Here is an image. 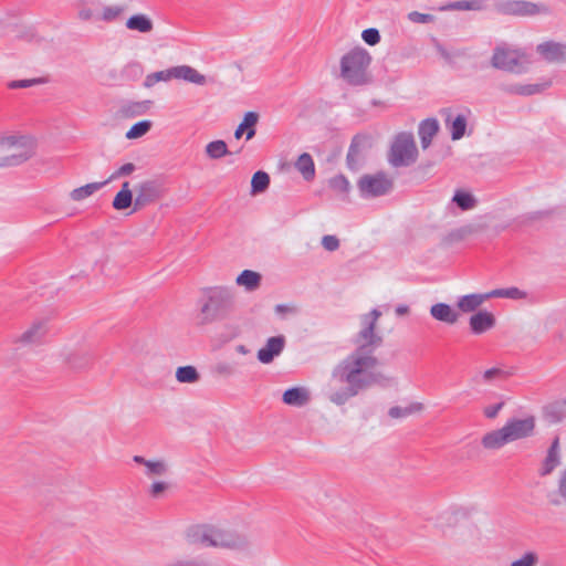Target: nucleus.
Masks as SVG:
<instances>
[{"instance_id": "obj_1", "label": "nucleus", "mask_w": 566, "mask_h": 566, "mask_svg": "<svg viewBox=\"0 0 566 566\" xmlns=\"http://www.w3.org/2000/svg\"><path fill=\"white\" fill-rule=\"evenodd\" d=\"M378 366L379 359L376 355L352 350L332 369V381L344 387L331 389L328 400L343 406L373 387L388 388L396 385V378L377 370Z\"/></svg>"}, {"instance_id": "obj_2", "label": "nucleus", "mask_w": 566, "mask_h": 566, "mask_svg": "<svg viewBox=\"0 0 566 566\" xmlns=\"http://www.w3.org/2000/svg\"><path fill=\"white\" fill-rule=\"evenodd\" d=\"M197 324L200 326L227 319L234 308V291L228 286H212L202 291L198 301Z\"/></svg>"}, {"instance_id": "obj_3", "label": "nucleus", "mask_w": 566, "mask_h": 566, "mask_svg": "<svg viewBox=\"0 0 566 566\" xmlns=\"http://www.w3.org/2000/svg\"><path fill=\"white\" fill-rule=\"evenodd\" d=\"M187 541L201 547L244 549L249 546L245 536L209 525H196L187 531Z\"/></svg>"}, {"instance_id": "obj_4", "label": "nucleus", "mask_w": 566, "mask_h": 566, "mask_svg": "<svg viewBox=\"0 0 566 566\" xmlns=\"http://www.w3.org/2000/svg\"><path fill=\"white\" fill-rule=\"evenodd\" d=\"M381 312L377 308L358 316L359 328L352 337L353 350L376 355L384 344V336L377 328Z\"/></svg>"}, {"instance_id": "obj_5", "label": "nucleus", "mask_w": 566, "mask_h": 566, "mask_svg": "<svg viewBox=\"0 0 566 566\" xmlns=\"http://www.w3.org/2000/svg\"><path fill=\"white\" fill-rule=\"evenodd\" d=\"M370 62L371 57L365 49L355 48L342 57L340 75L350 85H364L368 82Z\"/></svg>"}, {"instance_id": "obj_6", "label": "nucleus", "mask_w": 566, "mask_h": 566, "mask_svg": "<svg viewBox=\"0 0 566 566\" xmlns=\"http://www.w3.org/2000/svg\"><path fill=\"white\" fill-rule=\"evenodd\" d=\"M33 154L32 143L24 136L0 137V167L17 166Z\"/></svg>"}, {"instance_id": "obj_7", "label": "nucleus", "mask_w": 566, "mask_h": 566, "mask_svg": "<svg viewBox=\"0 0 566 566\" xmlns=\"http://www.w3.org/2000/svg\"><path fill=\"white\" fill-rule=\"evenodd\" d=\"M184 80L196 85H206L207 77L190 65H178L167 70L148 74L144 80V86L150 88L159 82Z\"/></svg>"}, {"instance_id": "obj_8", "label": "nucleus", "mask_w": 566, "mask_h": 566, "mask_svg": "<svg viewBox=\"0 0 566 566\" xmlns=\"http://www.w3.org/2000/svg\"><path fill=\"white\" fill-rule=\"evenodd\" d=\"M418 157V149L410 133L398 134L390 147L388 154L389 164L395 167H408L416 163Z\"/></svg>"}, {"instance_id": "obj_9", "label": "nucleus", "mask_w": 566, "mask_h": 566, "mask_svg": "<svg viewBox=\"0 0 566 566\" xmlns=\"http://www.w3.org/2000/svg\"><path fill=\"white\" fill-rule=\"evenodd\" d=\"M357 187L363 198H375L389 193L394 187V181L387 174L380 171L361 176Z\"/></svg>"}, {"instance_id": "obj_10", "label": "nucleus", "mask_w": 566, "mask_h": 566, "mask_svg": "<svg viewBox=\"0 0 566 566\" xmlns=\"http://www.w3.org/2000/svg\"><path fill=\"white\" fill-rule=\"evenodd\" d=\"M163 196L161 186L155 180L140 182L136 187V197L134 200V210H138L150 202L156 201Z\"/></svg>"}, {"instance_id": "obj_11", "label": "nucleus", "mask_w": 566, "mask_h": 566, "mask_svg": "<svg viewBox=\"0 0 566 566\" xmlns=\"http://www.w3.org/2000/svg\"><path fill=\"white\" fill-rule=\"evenodd\" d=\"M499 11L505 14L530 17L546 12L547 9L543 6L526 2V1H507L497 4Z\"/></svg>"}, {"instance_id": "obj_12", "label": "nucleus", "mask_w": 566, "mask_h": 566, "mask_svg": "<svg viewBox=\"0 0 566 566\" xmlns=\"http://www.w3.org/2000/svg\"><path fill=\"white\" fill-rule=\"evenodd\" d=\"M535 427L534 418L512 419L503 428L510 442L530 437Z\"/></svg>"}, {"instance_id": "obj_13", "label": "nucleus", "mask_w": 566, "mask_h": 566, "mask_svg": "<svg viewBox=\"0 0 566 566\" xmlns=\"http://www.w3.org/2000/svg\"><path fill=\"white\" fill-rule=\"evenodd\" d=\"M286 345V338L284 335L273 336L266 339L263 347L258 350L256 357L262 364H271L276 357H279Z\"/></svg>"}, {"instance_id": "obj_14", "label": "nucleus", "mask_w": 566, "mask_h": 566, "mask_svg": "<svg viewBox=\"0 0 566 566\" xmlns=\"http://www.w3.org/2000/svg\"><path fill=\"white\" fill-rule=\"evenodd\" d=\"M552 86V80L542 78L537 83H512L503 86L504 92L521 96H531L541 94Z\"/></svg>"}, {"instance_id": "obj_15", "label": "nucleus", "mask_w": 566, "mask_h": 566, "mask_svg": "<svg viewBox=\"0 0 566 566\" xmlns=\"http://www.w3.org/2000/svg\"><path fill=\"white\" fill-rule=\"evenodd\" d=\"M491 63L495 69L513 72L518 65V55L516 51L505 48H496Z\"/></svg>"}, {"instance_id": "obj_16", "label": "nucleus", "mask_w": 566, "mask_h": 566, "mask_svg": "<svg viewBox=\"0 0 566 566\" xmlns=\"http://www.w3.org/2000/svg\"><path fill=\"white\" fill-rule=\"evenodd\" d=\"M537 53L549 63L566 61V44L548 41L537 45Z\"/></svg>"}, {"instance_id": "obj_17", "label": "nucleus", "mask_w": 566, "mask_h": 566, "mask_svg": "<svg viewBox=\"0 0 566 566\" xmlns=\"http://www.w3.org/2000/svg\"><path fill=\"white\" fill-rule=\"evenodd\" d=\"M46 332L48 328L45 322L36 321L27 331L19 335L14 339V343L23 346L36 345L43 339Z\"/></svg>"}, {"instance_id": "obj_18", "label": "nucleus", "mask_w": 566, "mask_h": 566, "mask_svg": "<svg viewBox=\"0 0 566 566\" xmlns=\"http://www.w3.org/2000/svg\"><path fill=\"white\" fill-rule=\"evenodd\" d=\"M367 145V139L364 137L356 136L353 138L347 153V166L352 170L359 169L364 159L363 150Z\"/></svg>"}, {"instance_id": "obj_19", "label": "nucleus", "mask_w": 566, "mask_h": 566, "mask_svg": "<svg viewBox=\"0 0 566 566\" xmlns=\"http://www.w3.org/2000/svg\"><path fill=\"white\" fill-rule=\"evenodd\" d=\"M469 324L471 332L480 335L494 327L495 317L488 311H479L470 317Z\"/></svg>"}, {"instance_id": "obj_20", "label": "nucleus", "mask_w": 566, "mask_h": 566, "mask_svg": "<svg viewBox=\"0 0 566 566\" xmlns=\"http://www.w3.org/2000/svg\"><path fill=\"white\" fill-rule=\"evenodd\" d=\"M430 315L439 322L453 325L459 321L460 314L447 303H437L430 307Z\"/></svg>"}, {"instance_id": "obj_21", "label": "nucleus", "mask_w": 566, "mask_h": 566, "mask_svg": "<svg viewBox=\"0 0 566 566\" xmlns=\"http://www.w3.org/2000/svg\"><path fill=\"white\" fill-rule=\"evenodd\" d=\"M133 461L144 465V473L148 478L161 476L168 471V465L164 460H147L142 455H134Z\"/></svg>"}, {"instance_id": "obj_22", "label": "nucleus", "mask_w": 566, "mask_h": 566, "mask_svg": "<svg viewBox=\"0 0 566 566\" xmlns=\"http://www.w3.org/2000/svg\"><path fill=\"white\" fill-rule=\"evenodd\" d=\"M442 114L446 116L447 126H450L451 138L453 140L461 139L464 136L467 129V116L463 114H459L452 119L451 109H443Z\"/></svg>"}, {"instance_id": "obj_23", "label": "nucleus", "mask_w": 566, "mask_h": 566, "mask_svg": "<svg viewBox=\"0 0 566 566\" xmlns=\"http://www.w3.org/2000/svg\"><path fill=\"white\" fill-rule=\"evenodd\" d=\"M311 399L310 391L304 387H293L283 392L282 400L292 407H303Z\"/></svg>"}, {"instance_id": "obj_24", "label": "nucleus", "mask_w": 566, "mask_h": 566, "mask_svg": "<svg viewBox=\"0 0 566 566\" xmlns=\"http://www.w3.org/2000/svg\"><path fill=\"white\" fill-rule=\"evenodd\" d=\"M559 464V442L558 438H555L552 442L545 459L542 462L539 469V475L545 476L553 472V470Z\"/></svg>"}, {"instance_id": "obj_25", "label": "nucleus", "mask_w": 566, "mask_h": 566, "mask_svg": "<svg viewBox=\"0 0 566 566\" xmlns=\"http://www.w3.org/2000/svg\"><path fill=\"white\" fill-rule=\"evenodd\" d=\"M151 104V101L127 102L120 105L118 115L123 118L142 116L149 111Z\"/></svg>"}, {"instance_id": "obj_26", "label": "nucleus", "mask_w": 566, "mask_h": 566, "mask_svg": "<svg viewBox=\"0 0 566 566\" xmlns=\"http://www.w3.org/2000/svg\"><path fill=\"white\" fill-rule=\"evenodd\" d=\"M439 132V123L436 118H427L419 125V137L423 149L431 145L432 138Z\"/></svg>"}, {"instance_id": "obj_27", "label": "nucleus", "mask_w": 566, "mask_h": 566, "mask_svg": "<svg viewBox=\"0 0 566 566\" xmlns=\"http://www.w3.org/2000/svg\"><path fill=\"white\" fill-rule=\"evenodd\" d=\"M486 294H468L458 298L457 307L462 313H471L478 310L484 301L490 298Z\"/></svg>"}, {"instance_id": "obj_28", "label": "nucleus", "mask_w": 566, "mask_h": 566, "mask_svg": "<svg viewBox=\"0 0 566 566\" xmlns=\"http://www.w3.org/2000/svg\"><path fill=\"white\" fill-rule=\"evenodd\" d=\"M482 446L488 450H497L510 443L504 428L485 433L481 441Z\"/></svg>"}, {"instance_id": "obj_29", "label": "nucleus", "mask_w": 566, "mask_h": 566, "mask_svg": "<svg viewBox=\"0 0 566 566\" xmlns=\"http://www.w3.org/2000/svg\"><path fill=\"white\" fill-rule=\"evenodd\" d=\"M485 8L484 0H460L440 7V11H481Z\"/></svg>"}, {"instance_id": "obj_30", "label": "nucleus", "mask_w": 566, "mask_h": 566, "mask_svg": "<svg viewBox=\"0 0 566 566\" xmlns=\"http://www.w3.org/2000/svg\"><path fill=\"white\" fill-rule=\"evenodd\" d=\"M259 120V114L255 112H248L245 113L243 120L240 123V125L237 127L234 132V137L237 139H240L244 132H247V139L250 140L255 135V128Z\"/></svg>"}, {"instance_id": "obj_31", "label": "nucleus", "mask_w": 566, "mask_h": 566, "mask_svg": "<svg viewBox=\"0 0 566 566\" xmlns=\"http://www.w3.org/2000/svg\"><path fill=\"white\" fill-rule=\"evenodd\" d=\"M261 279L260 273L252 270H244L237 276L235 283L239 286H243L245 291L253 292L260 287Z\"/></svg>"}, {"instance_id": "obj_32", "label": "nucleus", "mask_w": 566, "mask_h": 566, "mask_svg": "<svg viewBox=\"0 0 566 566\" xmlns=\"http://www.w3.org/2000/svg\"><path fill=\"white\" fill-rule=\"evenodd\" d=\"M295 168L306 181L314 179L315 164L310 154L303 153L302 155H300L295 163Z\"/></svg>"}, {"instance_id": "obj_33", "label": "nucleus", "mask_w": 566, "mask_h": 566, "mask_svg": "<svg viewBox=\"0 0 566 566\" xmlns=\"http://www.w3.org/2000/svg\"><path fill=\"white\" fill-rule=\"evenodd\" d=\"M126 28L128 30L138 31L140 33H148L153 30V21L146 14L132 15L126 21Z\"/></svg>"}, {"instance_id": "obj_34", "label": "nucleus", "mask_w": 566, "mask_h": 566, "mask_svg": "<svg viewBox=\"0 0 566 566\" xmlns=\"http://www.w3.org/2000/svg\"><path fill=\"white\" fill-rule=\"evenodd\" d=\"M107 185V181L102 182H91L85 186L75 188L71 191L70 197L73 201H82L85 198L92 196L99 189H102L104 186Z\"/></svg>"}, {"instance_id": "obj_35", "label": "nucleus", "mask_w": 566, "mask_h": 566, "mask_svg": "<svg viewBox=\"0 0 566 566\" xmlns=\"http://www.w3.org/2000/svg\"><path fill=\"white\" fill-rule=\"evenodd\" d=\"M133 202V193L129 189V182L125 181L122 185V189L116 193L113 200V208L115 210H125L130 207Z\"/></svg>"}, {"instance_id": "obj_36", "label": "nucleus", "mask_w": 566, "mask_h": 566, "mask_svg": "<svg viewBox=\"0 0 566 566\" xmlns=\"http://www.w3.org/2000/svg\"><path fill=\"white\" fill-rule=\"evenodd\" d=\"M423 409V405L420 402H413L407 407L395 406L388 411V415L392 419L406 418L412 413L420 412Z\"/></svg>"}, {"instance_id": "obj_37", "label": "nucleus", "mask_w": 566, "mask_h": 566, "mask_svg": "<svg viewBox=\"0 0 566 566\" xmlns=\"http://www.w3.org/2000/svg\"><path fill=\"white\" fill-rule=\"evenodd\" d=\"M176 379L181 384H195L200 379V375L193 366H181L176 370Z\"/></svg>"}, {"instance_id": "obj_38", "label": "nucleus", "mask_w": 566, "mask_h": 566, "mask_svg": "<svg viewBox=\"0 0 566 566\" xmlns=\"http://www.w3.org/2000/svg\"><path fill=\"white\" fill-rule=\"evenodd\" d=\"M205 151L210 159H220L229 154L226 142L220 139L207 144Z\"/></svg>"}, {"instance_id": "obj_39", "label": "nucleus", "mask_w": 566, "mask_h": 566, "mask_svg": "<svg viewBox=\"0 0 566 566\" xmlns=\"http://www.w3.org/2000/svg\"><path fill=\"white\" fill-rule=\"evenodd\" d=\"M270 186V176L265 171H256L251 180V193L258 195L264 192Z\"/></svg>"}, {"instance_id": "obj_40", "label": "nucleus", "mask_w": 566, "mask_h": 566, "mask_svg": "<svg viewBox=\"0 0 566 566\" xmlns=\"http://www.w3.org/2000/svg\"><path fill=\"white\" fill-rule=\"evenodd\" d=\"M452 201L463 211L471 210L476 205L475 198L471 193L462 190L455 191Z\"/></svg>"}, {"instance_id": "obj_41", "label": "nucleus", "mask_w": 566, "mask_h": 566, "mask_svg": "<svg viewBox=\"0 0 566 566\" xmlns=\"http://www.w3.org/2000/svg\"><path fill=\"white\" fill-rule=\"evenodd\" d=\"M491 297H504L510 300H523L527 296V293L520 290L518 287L496 289L489 293Z\"/></svg>"}, {"instance_id": "obj_42", "label": "nucleus", "mask_w": 566, "mask_h": 566, "mask_svg": "<svg viewBox=\"0 0 566 566\" xmlns=\"http://www.w3.org/2000/svg\"><path fill=\"white\" fill-rule=\"evenodd\" d=\"M539 554L536 551H525L520 557L512 560L510 566H538Z\"/></svg>"}, {"instance_id": "obj_43", "label": "nucleus", "mask_w": 566, "mask_h": 566, "mask_svg": "<svg viewBox=\"0 0 566 566\" xmlns=\"http://www.w3.org/2000/svg\"><path fill=\"white\" fill-rule=\"evenodd\" d=\"M153 123L150 120H142L134 124L130 129L126 133L127 139H137L145 136L151 128Z\"/></svg>"}, {"instance_id": "obj_44", "label": "nucleus", "mask_w": 566, "mask_h": 566, "mask_svg": "<svg viewBox=\"0 0 566 566\" xmlns=\"http://www.w3.org/2000/svg\"><path fill=\"white\" fill-rule=\"evenodd\" d=\"M505 377L506 373L503 369L494 367L483 371L480 376H476L474 380L476 382L492 384Z\"/></svg>"}, {"instance_id": "obj_45", "label": "nucleus", "mask_w": 566, "mask_h": 566, "mask_svg": "<svg viewBox=\"0 0 566 566\" xmlns=\"http://www.w3.org/2000/svg\"><path fill=\"white\" fill-rule=\"evenodd\" d=\"M124 8L120 6H106L103 8L101 14L96 17V20H101L106 23L116 21L123 13Z\"/></svg>"}, {"instance_id": "obj_46", "label": "nucleus", "mask_w": 566, "mask_h": 566, "mask_svg": "<svg viewBox=\"0 0 566 566\" xmlns=\"http://www.w3.org/2000/svg\"><path fill=\"white\" fill-rule=\"evenodd\" d=\"M329 186L333 190L347 195L350 190V184L344 175H337L329 179Z\"/></svg>"}, {"instance_id": "obj_47", "label": "nucleus", "mask_w": 566, "mask_h": 566, "mask_svg": "<svg viewBox=\"0 0 566 566\" xmlns=\"http://www.w3.org/2000/svg\"><path fill=\"white\" fill-rule=\"evenodd\" d=\"M143 72H144L143 66L138 62H130L123 70V74L127 78H132V80L140 77Z\"/></svg>"}, {"instance_id": "obj_48", "label": "nucleus", "mask_w": 566, "mask_h": 566, "mask_svg": "<svg viewBox=\"0 0 566 566\" xmlns=\"http://www.w3.org/2000/svg\"><path fill=\"white\" fill-rule=\"evenodd\" d=\"M135 169H136V167L134 164L127 163V164L120 166L116 171H114L106 181L108 184V182L116 180L120 177L128 176L132 172H134Z\"/></svg>"}, {"instance_id": "obj_49", "label": "nucleus", "mask_w": 566, "mask_h": 566, "mask_svg": "<svg viewBox=\"0 0 566 566\" xmlns=\"http://www.w3.org/2000/svg\"><path fill=\"white\" fill-rule=\"evenodd\" d=\"M213 371L219 375V376H223V377H230L232 375H234L235 373V368L232 364L230 363H227V361H219L214 365L213 367Z\"/></svg>"}, {"instance_id": "obj_50", "label": "nucleus", "mask_w": 566, "mask_h": 566, "mask_svg": "<svg viewBox=\"0 0 566 566\" xmlns=\"http://www.w3.org/2000/svg\"><path fill=\"white\" fill-rule=\"evenodd\" d=\"M361 38L369 45H376L380 41L379 31L375 28L364 30L361 33Z\"/></svg>"}, {"instance_id": "obj_51", "label": "nucleus", "mask_w": 566, "mask_h": 566, "mask_svg": "<svg viewBox=\"0 0 566 566\" xmlns=\"http://www.w3.org/2000/svg\"><path fill=\"white\" fill-rule=\"evenodd\" d=\"M408 19L409 21L413 22V23H431L434 21V17L432 14H428V13H421V12H418V11H411L408 13Z\"/></svg>"}, {"instance_id": "obj_52", "label": "nucleus", "mask_w": 566, "mask_h": 566, "mask_svg": "<svg viewBox=\"0 0 566 566\" xmlns=\"http://www.w3.org/2000/svg\"><path fill=\"white\" fill-rule=\"evenodd\" d=\"M322 245L325 250L333 252L339 248V240L335 235L326 234L322 238Z\"/></svg>"}, {"instance_id": "obj_53", "label": "nucleus", "mask_w": 566, "mask_h": 566, "mask_svg": "<svg viewBox=\"0 0 566 566\" xmlns=\"http://www.w3.org/2000/svg\"><path fill=\"white\" fill-rule=\"evenodd\" d=\"M556 493L566 503V469L559 473Z\"/></svg>"}, {"instance_id": "obj_54", "label": "nucleus", "mask_w": 566, "mask_h": 566, "mask_svg": "<svg viewBox=\"0 0 566 566\" xmlns=\"http://www.w3.org/2000/svg\"><path fill=\"white\" fill-rule=\"evenodd\" d=\"M40 83V80H36V78H33V80H17V81H11L9 83V87L12 88V90H15V88H27V87H31L35 84Z\"/></svg>"}, {"instance_id": "obj_55", "label": "nucleus", "mask_w": 566, "mask_h": 566, "mask_svg": "<svg viewBox=\"0 0 566 566\" xmlns=\"http://www.w3.org/2000/svg\"><path fill=\"white\" fill-rule=\"evenodd\" d=\"M166 566H203V562L198 558L176 559L168 563Z\"/></svg>"}, {"instance_id": "obj_56", "label": "nucleus", "mask_w": 566, "mask_h": 566, "mask_svg": "<svg viewBox=\"0 0 566 566\" xmlns=\"http://www.w3.org/2000/svg\"><path fill=\"white\" fill-rule=\"evenodd\" d=\"M168 489V484L163 481L154 482L150 486L149 494L153 497H159L166 490Z\"/></svg>"}, {"instance_id": "obj_57", "label": "nucleus", "mask_w": 566, "mask_h": 566, "mask_svg": "<svg viewBox=\"0 0 566 566\" xmlns=\"http://www.w3.org/2000/svg\"><path fill=\"white\" fill-rule=\"evenodd\" d=\"M77 18L81 20V21H84V22H88V21H92L93 19H96L94 17V11L93 9H91L90 7H82L78 12H77Z\"/></svg>"}, {"instance_id": "obj_58", "label": "nucleus", "mask_w": 566, "mask_h": 566, "mask_svg": "<svg viewBox=\"0 0 566 566\" xmlns=\"http://www.w3.org/2000/svg\"><path fill=\"white\" fill-rule=\"evenodd\" d=\"M503 406H504L503 402H499V403H495V405L488 406L484 409L485 417L490 418V419L495 418L497 416V413L500 412V410L503 408Z\"/></svg>"}, {"instance_id": "obj_59", "label": "nucleus", "mask_w": 566, "mask_h": 566, "mask_svg": "<svg viewBox=\"0 0 566 566\" xmlns=\"http://www.w3.org/2000/svg\"><path fill=\"white\" fill-rule=\"evenodd\" d=\"M67 361L70 364L71 367L73 368H83L87 365L88 363V359L87 358H83L82 360H76V359H72L71 357L67 358Z\"/></svg>"}, {"instance_id": "obj_60", "label": "nucleus", "mask_w": 566, "mask_h": 566, "mask_svg": "<svg viewBox=\"0 0 566 566\" xmlns=\"http://www.w3.org/2000/svg\"><path fill=\"white\" fill-rule=\"evenodd\" d=\"M395 312L398 316H402L409 313V307L405 304L397 305Z\"/></svg>"}, {"instance_id": "obj_61", "label": "nucleus", "mask_w": 566, "mask_h": 566, "mask_svg": "<svg viewBox=\"0 0 566 566\" xmlns=\"http://www.w3.org/2000/svg\"><path fill=\"white\" fill-rule=\"evenodd\" d=\"M235 352L241 355H248L250 353V349L245 345L240 344L235 346Z\"/></svg>"}]
</instances>
